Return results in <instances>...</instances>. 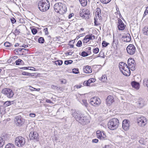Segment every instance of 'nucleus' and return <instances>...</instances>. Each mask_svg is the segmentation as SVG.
<instances>
[{"mask_svg": "<svg viewBox=\"0 0 148 148\" xmlns=\"http://www.w3.org/2000/svg\"><path fill=\"white\" fill-rule=\"evenodd\" d=\"M72 115L76 119L82 124H88L90 122L89 119L86 116H83L82 114L78 111H76L75 110H72Z\"/></svg>", "mask_w": 148, "mask_h": 148, "instance_id": "f257e3e1", "label": "nucleus"}, {"mask_svg": "<svg viewBox=\"0 0 148 148\" xmlns=\"http://www.w3.org/2000/svg\"><path fill=\"white\" fill-rule=\"evenodd\" d=\"M50 4L47 0H42L38 4L39 9L42 12L46 11L49 9Z\"/></svg>", "mask_w": 148, "mask_h": 148, "instance_id": "f03ea898", "label": "nucleus"}, {"mask_svg": "<svg viewBox=\"0 0 148 148\" xmlns=\"http://www.w3.org/2000/svg\"><path fill=\"white\" fill-rule=\"evenodd\" d=\"M119 125V120L117 119L114 118L109 121L108 126L110 129L113 130L117 128Z\"/></svg>", "mask_w": 148, "mask_h": 148, "instance_id": "7ed1b4c3", "label": "nucleus"}, {"mask_svg": "<svg viewBox=\"0 0 148 148\" xmlns=\"http://www.w3.org/2000/svg\"><path fill=\"white\" fill-rule=\"evenodd\" d=\"M15 143L16 145L18 146L22 147L25 145L26 141L24 138L21 136H18L15 138Z\"/></svg>", "mask_w": 148, "mask_h": 148, "instance_id": "20e7f679", "label": "nucleus"}, {"mask_svg": "<svg viewBox=\"0 0 148 148\" xmlns=\"http://www.w3.org/2000/svg\"><path fill=\"white\" fill-rule=\"evenodd\" d=\"M138 125L141 127H144L147 123V119L143 116L138 117L137 119Z\"/></svg>", "mask_w": 148, "mask_h": 148, "instance_id": "39448f33", "label": "nucleus"}, {"mask_svg": "<svg viewBox=\"0 0 148 148\" xmlns=\"http://www.w3.org/2000/svg\"><path fill=\"white\" fill-rule=\"evenodd\" d=\"M90 103L93 106H98L100 104L101 101L98 97H94L91 99Z\"/></svg>", "mask_w": 148, "mask_h": 148, "instance_id": "423d86ee", "label": "nucleus"}, {"mask_svg": "<svg viewBox=\"0 0 148 148\" xmlns=\"http://www.w3.org/2000/svg\"><path fill=\"white\" fill-rule=\"evenodd\" d=\"M127 63L129 68L132 71L135 70V61L132 58H129L127 60Z\"/></svg>", "mask_w": 148, "mask_h": 148, "instance_id": "0eeeda50", "label": "nucleus"}, {"mask_svg": "<svg viewBox=\"0 0 148 148\" xmlns=\"http://www.w3.org/2000/svg\"><path fill=\"white\" fill-rule=\"evenodd\" d=\"M2 92L9 98L12 97L14 95L12 90L9 88H5L4 89L2 90Z\"/></svg>", "mask_w": 148, "mask_h": 148, "instance_id": "6e6552de", "label": "nucleus"}, {"mask_svg": "<svg viewBox=\"0 0 148 148\" xmlns=\"http://www.w3.org/2000/svg\"><path fill=\"white\" fill-rule=\"evenodd\" d=\"M126 50L128 53L133 55L135 52L136 48L133 45L130 44L127 47Z\"/></svg>", "mask_w": 148, "mask_h": 148, "instance_id": "1a4fd4ad", "label": "nucleus"}, {"mask_svg": "<svg viewBox=\"0 0 148 148\" xmlns=\"http://www.w3.org/2000/svg\"><path fill=\"white\" fill-rule=\"evenodd\" d=\"M92 37L93 38V39H94L95 36L92 34H90L86 36L82 40L83 43L84 44L86 43L90 40H92L93 39Z\"/></svg>", "mask_w": 148, "mask_h": 148, "instance_id": "9d476101", "label": "nucleus"}, {"mask_svg": "<svg viewBox=\"0 0 148 148\" xmlns=\"http://www.w3.org/2000/svg\"><path fill=\"white\" fill-rule=\"evenodd\" d=\"M89 14V11L87 9L83 10L82 12L80 14L81 16L85 18V19L88 18Z\"/></svg>", "mask_w": 148, "mask_h": 148, "instance_id": "9b49d317", "label": "nucleus"}, {"mask_svg": "<svg viewBox=\"0 0 148 148\" xmlns=\"http://www.w3.org/2000/svg\"><path fill=\"white\" fill-rule=\"evenodd\" d=\"M130 126L129 121L127 120H124L122 122V127L123 129L125 130H127Z\"/></svg>", "mask_w": 148, "mask_h": 148, "instance_id": "f8f14e48", "label": "nucleus"}, {"mask_svg": "<svg viewBox=\"0 0 148 148\" xmlns=\"http://www.w3.org/2000/svg\"><path fill=\"white\" fill-rule=\"evenodd\" d=\"M38 135L36 132H30L29 135V136L30 140H34V139L37 140L38 138Z\"/></svg>", "mask_w": 148, "mask_h": 148, "instance_id": "ddd939ff", "label": "nucleus"}, {"mask_svg": "<svg viewBox=\"0 0 148 148\" xmlns=\"http://www.w3.org/2000/svg\"><path fill=\"white\" fill-rule=\"evenodd\" d=\"M125 26L121 20L119 19L118 24V28L120 30H123L124 29Z\"/></svg>", "mask_w": 148, "mask_h": 148, "instance_id": "4468645a", "label": "nucleus"}, {"mask_svg": "<svg viewBox=\"0 0 148 148\" xmlns=\"http://www.w3.org/2000/svg\"><path fill=\"white\" fill-rule=\"evenodd\" d=\"M146 104V102L143 99L140 98L139 99L137 103V106L140 108H141Z\"/></svg>", "mask_w": 148, "mask_h": 148, "instance_id": "2eb2a0df", "label": "nucleus"}, {"mask_svg": "<svg viewBox=\"0 0 148 148\" xmlns=\"http://www.w3.org/2000/svg\"><path fill=\"white\" fill-rule=\"evenodd\" d=\"M130 69L128 66L127 67H125L124 69L121 71V72L125 75L126 76H129L130 74Z\"/></svg>", "mask_w": 148, "mask_h": 148, "instance_id": "dca6fc26", "label": "nucleus"}, {"mask_svg": "<svg viewBox=\"0 0 148 148\" xmlns=\"http://www.w3.org/2000/svg\"><path fill=\"white\" fill-rule=\"evenodd\" d=\"M123 39L124 41L127 42H130L131 40V36L129 34L126 33L125 34L123 37Z\"/></svg>", "mask_w": 148, "mask_h": 148, "instance_id": "f3484780", "label": "nucleus"}, {"mask_svg": "<svg viewBox=\"0 0 148 148\" xmlns=\"http://www.w3.org/2000/svg\"><path fill=\"white\" fill-rule=\"evenodd\" d=\"M15 119L16 120V123L17 125L20 126L23 123L24 121L23 119L19 117L16 116Z\"/></svg>", "mask_w": 148, "mask_h": 148, "instance_id": "a211bd4d", "label": "nucleus"}, {"mask_svg": "<svg viewBox=\"0 0 148 148\" xmlns=\"http://www.w3.org/2000/svg\"><path fill=\"white\" fill-rule=\"evenodd\" d=\"M66 11V6L62 4L58 13L60 14H62L65 13Z\"/></svg>", "mask_w": 148, "mask_h": 148, "instance_id": "6ab92c4d", "label": "nucleus"}, {"mask_svg": "<svg viewBox=\"0 0 148 148\" xmlns=\"http://www.w3.org/2000/svg\"><path fill=\"white\" fill-rule=\"evenodd\" d=\"M114 101V97L111 95L108 96L106 99V103L107 104L110 105Z\"/></svg>", "mask_w": 148, "mask_h": 148, "instance_id": "aec40b11", "label": "nucleus"}, {"mask_svg": "<svg viewBox=\"0 0 148 148\" xmlns=\"http://www.w3.org/2000/svg\"><path fill=\"white\" fill-rule=\"evenodd\" d=\"M62 4L61 3H57L54 5V10L56 12L58 13Z\"/></svg>", "mask_w": 148, "mask_h": 148, "instance_id": "412c9836", "label": "nucleus"}, {"mask_svg": "<svg viewBox=\"0 0 148 148\" xmlns=\"http://www.w3.org/2000/svg\"><path fill=\"white\" fill-rule=\"evenodd\" d=\"M127 66V64L123 62H121L119 63V67L121 71L124 69L125 67Z\"/></svg>", "mask_w": 148, "mask_h": 148, "instance_id": "4be33fe9", "label": "nucleus"}, {"mask_svg": "<svg viewBox=\"0 0 148 148\" xmlns=\"http://www.w3.org/2000/svg\"><path fill=\"white\" fill-rule=\"evenodd\" d=\"M83 71L86 73H91L92 72V70L90 66H86L84 67L83 69Z\"/></svg>", "mask_w": 148, "mask_h": 148, "instance_id": "5701e85b", "label": "nucleus"}, {"mask_svg": "<svg viewBox=\"0 0 148 148\" xmlns=\"http://www.w3.org/2000/svg\"><path fill=\"white\" fill-rule=\"evenodd\" d=\"M131 84L133 87L137 90L139 88L140 85L138 83L135 82H132Z\"/></svg>", "mask_w": 148, "mask_h": 148, "instance_id": "b1692460", "label": "nucleus"}, {"mask_svg": "<svg viewBox=\"0 0 148 148\" xmlns=\"http://www.w3.org/2000/svg\"><path fill=\"white\" fill-rule=\"evenodd\" d=\"M22 27H24L23 25H19L17 27V28L15 30V32L16 33H17L18 34H19L20 33L21 28Z\"/></svg>", "mask_w": 148, "mask_h": 148, "instance_id": "393cba45", "label": "nucleus"}, {"mask_svg": "<svg viewBox=\"0 0 148 148\" xmlns=\"http://www.w3.org/2000/svg\"><path fill=\"white\" fill-rule=\"evenodd\" d=\"M16 65H23L24 64L23 61L20 59H18L16 60Z\"/></svg>", "mask_w": 148, "mask_h": 148, "instance_id": "a878e982", "label": "nucleus"}, {"mask_svg": "<svg viewBox=\"0 0 148 148\" xmlns=\"http://www.w3.org/2000/svg\"><path fill=\"white\" fill-rule=\"evenodd\" d=\"M100 136V137L99 138V139L101 140L106 139V136L104 132H102L101 133Z\"/></svg>", "mask_w": 148, "mask_h": 148, "instance_id": "bb28decb", "label": "nucleus"}, {"mask_svg": "<svg viewBox=\"0 0 148 148\" xmlns=\"http://www.w3.org/2000/svg\"><path fill=\"white\" fill-rule=\"evenodd\" d=\"M143 34L145 35H148V27H145L143 29Z\"/></svg>", "mask_w": 148, "mask_h": 148, "instance_id": "cd10ccee", "label": "nucleus"}, {"mask_svg": "<svg viewBox=\"0 0 148 148\" xmlns=\"http://www.w3.org/2000/svg\"><path fill=\"white\" fill-rule=\"evenodd\" d=\"M81 4L83 6H85L87 5V0H79Z\"/></svg>", "mask_w": 148, "mask_h": 148, "instance_id": "c85d7f7f", "label": "nucleus"}, {"mask_svg": "<svg viewBox=\"0 0 148 148\" xmlns=\"http://www.w3.org/2000/svg\"><path fill=\"white\" fill-rule=\"evenodd\" d=\"M143 84L144 86H146L148 87V78H145L143 80Z\"/></svg>", "mask_w": 148, "mask_h": 148, "instance_id": "c756f323", "label": "nucleus"}, {"mask_svg": "<svg viewBox=\"0 0 148 148\" xmlns=\"http://www.w3.org/2000/svg\"><path fill=\"white\" fill-rule=\"evenodd\" d=\"M5 141L3 138L0 137V147H2L4 144Z\"/></svg>", "mask_w": 148, "mask_h": 148, "instance_id": "7c9ffc66", "label": "nucleus"}, {"mask_svg": "<svg viewBox=\"0 0 148 148\" xmlns=\"http://www.w3.org/2000/svg\"><path fill=\"white\" fill-rule=\"evenodd\" d=\"M5 148H15V147L14 145L9 143L6 145Z\"/></svg>", "mask_w": 148, "mask_h": 148, "instance_id": "2f4dec72", "label": "nucleus"}, {"mask_svg": "<svg viewBox=\"0 0 148 148\" xmlns=\"http://www.w3.org/2000/svg\"><path fill=\"white\" fill-rule=\"evenodd\" d=\"M11 102L10 101H7L5 102L3 104V107H6L10 105Z\"/></svg>", "mask_w": 148, "mask_h": 148, "instance_id": "473e14b6", "label": "nucleus"}, {"mask_svg": "<svg viewBox=\"0 0 148 148\" xmlns=\"http://www.w3.org/2000/svg\"><path fill=\"white\" fill-rule=\"evenodd\" d=\"M45 41L43 37H40L38 39V42L40 43H43Z\"/></svg>", "mask_w": 148, "mask_h": 148, "instance_id": "72a5a7b5", "label": "nucleus"}, {"mask_svg": "<svg viewBox=\"0 0 148 148\" xmlns=\"http://www.w3.org/2000/svg\"><path fill=\"white\" fill-rule=\"evenodd\" d=\"M82 102V105L87 108L88 106V103H87V100H83Z\"/></svg>", "mask_w": 148, "mask_h": 148, "instance_id": "f704fd0d", "label": "nucleus"}, {"mask_svg": "<svg viewBox=\"0 0 148 148\" xmlns=\"http://www.w3.org/2000/svg\"><path fill=\"white\" fill-rule=\"evenodd\" d=\"M63 63V62L62 60H58L55 62V64L57 65H61Z\"/></svg>", "mask_w": 148, "mask_h": 148, "instance_id": "c9c22d12", "label": "nucleus"}, {"mask_svg": "<svg viewBox=\"0 0 148 148\" xmlns=\"http://www.w3.org/2000/svg\"><path fill=\"white\" fill-rule=\"evenodd\" d=\"M88 81V83L90 84L92 82H94L95 81V79H94V78H91L89 79Z\"/></svg>", "mask_w": 148, "mask_h": 148, "instance_id": "e433bc0d", "label": "nucleus"}, {"mask_svg": "<svg viewBox=\"0 0 148 148\" xmlns=\"http://www.w3.org/2000/svg\"><path fill=\"white\" fill-rule=\"evenodd\" d=\"M73 62L72 60H65L64 62V64L66 65H68L71 64Z\"/></svg>", "mask_w": 148, "mask_h": 148, "instance_id": "4c0bfd02", "label": "nucleus"}, {"mask_svg": "<svg viewBox=\"0 0 148 148\" xmlns=\"http://www.w3.org/2000/svg\"><path fill=\"white\" fill-rule=\"evenodd\" d=\"M93 51L95 53L97 54L99 51V49L98 48H96L93 49Z\"/></svg>", "mask_w": 148, "mask_h": 148, "instance_id": "58836bf2", "label": "nucleus"}, {"mask_svg": "<svg viewBox=\"0 0 148 148\" xmlns=\"http://www.w3.org/2000/svg\"><path fill=\"white\" fill-rule=\"evenodd\" d=\"M101 12H96V18L97 19L98 18H100V17H101Z\"/></svg>", "mask_w": 148, "mask_h": 148, "instance_id": "ea45409f", "label": "nucleus"}, {"mask_svg": "<svg viewBox=\"0 0 148 148\" xmlns=\"http://www.w3.org/2000/svg\"><path fill=\"white\" fill-rule=\"evenodd\" d=\"M88 55V54L85 51H83L81 53V56L83 57L87 56Z\"/></svg>", "mask_w": 148, "mask_h": 148, "instance_id": "a19ab883", "label": "nucleus"}, {"mask_svg": "<svg viewBox=\"0 0 148 148\" xmlns=\"http://www.w3.org/2000/svg\"><path fill=\"white\" fill-rule=\"evenodd\" d=\"M31 31L32 33L33 34H36L37 32V30L36 28H33L32 29Z\"/></svg>", "mask_w": 148, "mask_h": 148, "instance_id": "79ce46f5", "label": "nucleus"}, {"mask_svg": "<svg viewBox=\"0 0 148 148\" xmlns=\"http://www.w3.org/2000/svg\"><path fill=\"white\" fill-rule=\"evenodd\" d=\"M79 70L77 69H73V72L75 74H77L79 73Z\"/></svg>", "mask_w": 148, "mask_h": 148, "instance_id": "37998d69", "label": "nucleus"}, {"mask_svg": "<svg viewBox=\"0 0 148 148\" xmlns=\"http://www.w3.org/2000/svg\"><path fill=\"white\" fill-rule=\"evenodd\" d=\"M22 74L23 75H25L30 76L31 75V73L26 72H22Z\"/></svg>", "mask_w": 148, "mask_h": 148, "instance_id": "c03bdc74", "label": "nucleus"}, {"mask_svg": "<svg viewBox=\"0 0 148 148\" xmlns=\"http://www.w3.org/2000/svg\"><path fill=\"white\" fill-rule=\"evenodd\" d=\"M4 45L5 47H9L11 45V44L9 42H6L4 43Z\"/></svg>", "mask_w": 148, "mask_h": 148, "instance_id": "a18cd8bd", "label": "nucleus"}, {"mask_svg": "<svg viewBox=\"0 0 148 148\" xmlns=\"http://www.w3.org/2000/svg\"><path fill=\"white\" fill-rule=\"evenodd\" d=\"M101 1L103 3L107 4L111 0H101Z\"/></svg>", "mask_w": 148, "mask_h": 148, "instance_id": "49530a36", "label": "nucleus"}, {"mask_svg": "<svg viewBox=\"0 0 148 148\" xmlns=\"http://www.w3.org/2000/svg\"><path fill=\"white\" fill-rule=\"evenodd\" d=\"M101 133V132L99 130H98L97 132V137L99 138L100 137V135Z\"/></svg>", "mask_w": 148, "mask_h": 148, "instance_id": "de8ad7c7", "label": "nucleus"}, {"mask_svg": "<svg viewBox=\"0 0 148 148\" xmlns=\"http://www.w3.org/2000/svg\"><path fill=\"white\" fill-rule=\"evenodd\" d=\"M82 45V41L81 40H79L78 42L76 45V46L78 47H80Z\"/></svg>", "mask_w": 148, "mask_h": 148, "instance_id": "09e8293b", "label": "nucleus"}, {"mask_svg": "<svg viewBox=\"0 0 148 148\" xmlns=\"http://www.w3.org/2000/svg\"><path fill=\"white\" fill-rule=\"evenodd\" d=\"M108 44V43H107L105 41H103L102 43V46L103 47H106Z\"/></svg>", "mask_w": 148, "mask_h": 148, "instance_id": "8fccbe9b", "label": "nucleus"}, {"mask_svg": "<svg viewBox=\"0 0 148 148\" xmlns=\"http://www.w3.org/2000/svg\"><path fill=\"white\" fill-rule=\"evenodd\" d=\"M107 77L105 75H102L101 77V80L103 82L106 81V80L107 79Z\"/></svg>", "mask_w": 148, "mask_h": 148, "instance_id": "3c124183", "label": "nucleus"}, {"mask_svg": "<svg viewBox=\"0 0 148 148\" xmlns=\"http://www.w3.org/2000/svg\"><path fill=\"white\" fill-rule=\"evenodd\" d=\"M83 84L84 86H89L90 85V84L88 83V80L85 81L84 82Z\"/></svg>", "mask_w": 148, "mask_h": 148, "instance_id": "603ef678", "label": "nucleus"}, {"mask_svg": "<svg viewBox=\"0 0 148 148\" xmlns=\"http://www.w3.org/2000/svg\"><path fill=\"white\" fill-rule=\"evenodd\" d=\"M118 43V40L114 39L113 40V44L114 45L115 44V45H117Z\"/></svg>", "mask_w": 148, "mask_h": 148, "instance_id": "864d4df0", "label": "nucleus"}, {"mask_svg": "<svg viewBox=\"0 0 148 148\" xmlns=\"http://www.w3.org/2000/svg\"><path fill=\"white\" fill-rule=\"evenodd\" d=\"M11 21L12 23L14 24L16 22V20L14 18H12L11 19Z\"/></svg>", "mask_w": 148, "mask_h": 148, "instance_id": "5fc2aeb1", "label": "nucleus"}, {"mask_svg": "<svg viewBox=\"0 0 148 148\" xmlns=\"http://www.w3.org/2000/svg\"><path fill=\"white\" fill-rule=\"evenodd\" d=\"M98 140L97 139H93L92 140V143H97L98 142Z\"/></svg>", "mask_w": 148, "mask_h": 148, "instance_id": "6e6d98bb", "label": "nucleus"}, {"mask_svg": "<svg viewBox=\"0 0 148 148\" xmlns=\"http://www.w3.org/2000/svg\"><path fill=\"white\" fill-rule=\"evenodd\" d=\"M44 31L45 32V35H47L48 34V29L46 28L44 29Z\"/></svg>", "mask_w": 148, "mask_h": 148, "instance_id": "4d7b16f0", "label": "nucleus"}, {"mask_svg": "<svg viewBox=\"0 0 148 148\" xmlns=\"http://www.w3.org/2000/svg\"><path fill=\"white\" fill-rule=\"evenodd\" d=\"M29 115L31 117L33 118L35 116L36 114H35L30 113L29 114Z\"/></svg>", "mask_w": 148, "mask_h": 148, "instance_id": "13d9d810", "label": "nucleus"}, {"mask_svg": "<svg viewBox=\"0 0 148 148\" xmlns=\"http://www.w3.org/2000/svg\"><path fill=\"white\" fill-rule=\"evenodd\" d=\"M82 86V85H76L74 86V88H76L78 89V88H80Z\"/></svg>", "mask_w": 148, "mask_h": 148, "instance_id": "bf43d9fd", "label": "nucleus"}, {"mask_svg": "<svg viewBox=\"0 0 148 148\" xmlns=\"http://www.w3.org/2000/svg\"><path fill=\"white\" fill-rule=\"evenodd\" d=\"M101 9L99 8H97L96 9V12H101Z\"/></svg>", "mask_w": 148, "mask_h": 148, "instance_id": "052dcab7", "label": "nucleus"}, {"mask_svg": "<svg viewBox=\"0 0 148 148\" xmlns=\"http://www.w3.org/2000/svg\"><path fill=\"white\" fill-rule=\"evenodd\" d=\"M66 81L65 79L62 80L61 81V82L62 84H65L66 83Z\"/></svg>", "mask_w": 148, "mask_h": 148, "instance_id": "680f3d73", "label": "nucleus"}, {"mask_svg": "<svg viewBox=\"0 0 148 148\" xmlns=\"http://www.w3.org/2000/svg\"><path fill=\"white\" fill-rule=\"evenodd\" d=\"M2 107L3 108V109H2L1 108H0V112H1V110L2 109V112L3 113V114H4L5 112V110H3V109H4V108H3V107Z\"/></svg>", "mask_w": 148, "mask_h": 148, "instance_id": "e2e57ef3", "label": "nucleus"}, {"mask_svg": "<svg viewBox=\"0 0 148 148\" xmlns=\"http://www.w3.org/2000/svg\"><path fill=\"white\" fill-rule=\"evenodd\" d=\"M74 15V14L73 13H72V14H70L69 15V18H71Z\"/></svg>", "mask_w": 148, "mask_h": 148, "instance_id": "0e129e2a", "label": "nucleus"}, {"mask_svg": "<svg viewBox=\"0 0 148 148\" xmlns=\"http://www.w3.org/2000/svg\"><path fill=\"white\" fill-rule=\"evenodd\" d=\"M29 89L30 90H31V91H34V88H33L31 86H29Z\"/></svg>", "mask_w": 148, "mask_h": 148, "instance_id": "69168bd1", "label": "nucleus"}, {"mask_svg": "<svg viewBox=\"0 0 148 148\" xmlns=\"http://www.w3.org/2000/svg\"><path fill=\"white\" fill-rule=\"evenodd\" d=\"M147 13V14L148 13V7H147L146 8V10L145 12V14Z\"/></svg>", "mask_w": 148, "mask_h": 148, "instance_id": "338daca9", "label": "nucleus"}, {"mask_svg": "<svg viewBox=\"0 0 148 148\" xmlns=\"http://www.w3.org/2000/svg\"><path fill=\"white\" fill-rule=\"evenodd\" d=\"M86 50L88 51H90L91 49V48L90 47H88L86 48Z\"/></svg>", "mask_w": 148, "mask_h": 148, "instance_id": "774afa93", "label": "nucleus"}]
</instances>
